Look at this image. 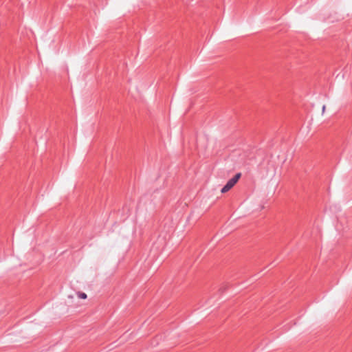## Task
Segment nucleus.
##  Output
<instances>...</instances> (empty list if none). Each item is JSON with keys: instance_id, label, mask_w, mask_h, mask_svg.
I'll return each mask as SVG.
<instances>
[{"instance_id": "1", "label": "nucleus", "mask_w": 352, "mask_h": 352, "mask_svg": "<svg viewBox=\"0 0 352 352\" xmlns=\"http://www.w3.org/2000/svg\"><path fill=\"white\" fill-rule=\"evenodd\" d=\"M241 176V173H237L234 175V177L230 179L227 184L225 185V186L221 189V192L222 193L227 192L228 190H230L239 181Z\"/></svg>"}, {"instance_id": "2", "label": "nucleus", "mask_w": 352, "mask_h": 352, "mask_svg": "<svg viewBox=\"0 0 352 352\" xmlns=\"http://www.w3.org/2000/svg\"><path fill=\"white\" fill-rule=\"evenodd\" d=\"M76 295L80 299L85 300L87 298V295L85 293L82 292H78L76 293Z\"/></svg>"}, {"instance_id": "3", "label": "nucleus", "mask_w": 352, "mask_h": 352, "mask_svg": "<svg viewBox=\"0 0 352 352\" xmlns=\"http://www.w3.org/2000/svg\"><path fill=\"white\" fill-rule=\"evenodd\" d=\"M275 175V170H273L270 172H269L268 170L267 171V175H266V177H274V176Z\"/></svg>"}, {"instance_id": "4", "label": "nucleus", "mask_w": 352, "mask_h": 352, "mask_svg": "<svg viewBox=\"0 0 352 352\" xmlns=\"http://www.w3.org/2000/svg\"><path fill=\"white\" fill-rule=\"evenodd\" d=\"M325 109H326V106H325V105H323V106H322V113H324Z\"/></svg>"}, {"instance_id": "5", "label": "nucleus", "mask_w": 352, "mask_h": 352, "mask_svg": "<svg viewBox=\"0 0 352 352\" xmlns=\"http://www.w3.org/2000/svg\"><path fill=\"white\" fill-rule=\"evenodd\" d=\"M68 298L72 299L74 298V296L72 295H69V296H68Z\"/></svg>"}]
</instances>
